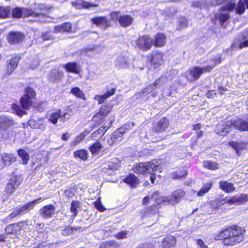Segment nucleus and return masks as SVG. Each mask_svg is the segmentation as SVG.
<instances>
[{
    "mask_svg": "<svg viewBox=\"0 0 248 248\" xmlns=\"http://www.w3.org/2000/svg\"><path fill=\"white\" fill-rule=\"evenodd\" d=\"M246 230L244 227L234 224L220 230L214 237L216 241H220L225 247H233L245 240Z\"/></svg>",
    "mask_w": 248,
    "mask_h": 248,
    "instance_id": "1",
    "label": "nucleus"
},
{
    "mask_svg": "<svg viewBox=\"0 0 248 248\" xmlns=\"http://www.w3.org/2000/svg\"><path fill=\"white\" fill-rule=\"evenodd\" d=\"M36 99L35 90L32 87L27 86L25 88L24 94L19 99L20 105L13 103L12 105V109L15 111L17 115L22 116L26 114L25 110H28L31 108Z\"/></svg>",
    "mask_w": 248,
    "mask_h": 248,
    "instance_id": "2",
    "label": "nucleus"
},
{
    "mask_svg": "<svg viewBox=\"0 0 248 248\" xmlns=\"http://www.w3.org/2000/svg\"><path fill=\"white\" fill-rule=\"evenodd\" d=\"M233 129L240 132L248 131V122L240 118L232 120H222L216 124L215 132L217 134L225 137Z\"/></svg>",
    "mask_w": 248,
    "mask_h": 248,
    "instance_id": "3",
    "label": "nucleus"
},
{
    "mask_svg": "<svg viewBox=\"0 0 248 248\" xmlns=\"http://www.w3.org/2000/svg\"><path fill=\"white\" fill-rule=\"evenodd\" d=\"M203 66H193L188 70L191 81L198 80L203 73H210L217 65V61L214 59H209L204 61Z\"/></svg>",
    "mask_w": 248,
    "mask_h": 248,
    "instance_id": "4",
    "label": "nucleus"
},
{
    "mask_svg": "<svg viewBox=\"0 0 248 248\" xmlns=\"http://www.w3.org/2000/svg\"><path fill=\"white\" fill-rule=\"evenodd\" d=\"M113 106L110 105L104 104L100 107L97 112L92 117L94 127L103 124L107 119V117L111 113Z\"/></svg>",
    "mask_w": 248,
    "mask_h": 248,
    "instance_id": "5",
    "label": "nucleus"
},
{
    "mask_svg": "<svg viewBox=\"0 0 248 248\" xmlns=\"http://www.w3.org/2000/svg\"><path fill=\"white\" fill-rule=\"evenodd\" d=\"M159 167V165L155 164L153 161L141 162L136 163L132 168L134 172L139 175H147L153 169L155 170Z\"/></svg>",
    "mask_w": 248,
    "mask_h": 248,
    "instance_id": "6",
    "label": "nucleus"
},
{
    "mask_svg": "<svg viewBox=\"0 0 248 248\" xmlns=\"http://www.w3.org/2000/svg\"><path fill=\"white\" fill-rule=\"evenodd\" d=\"M110 19L113 21H118L119 25L122 28H127L130 26L133 21L134 18L130 15H120V11H112L109 13Z\"/></svg>",
    "mask_w": 248,
    "mask_h": 248,
    "instance_id": "7",
    "label": "nucleus"
},
{
    "mask_svg": "<svg viewBox=\"0 0 248 248\" xmlns=\"http://www.w3.org/2000/svg\"><path fill=\"white\" fill-rule=\"evenodd\" d=\"M23 181L21 175L16 174L12 176L6 184L4 191L6 194L12 195L19 187Z\"/></svg>",
    "mask_w": 248,
    "mask_h": 248,
    "instance_id": "8",
    "label": "nucleus"
},
{
    "mask_svg": "<svg viewBox=\"0 0 248 248\" xmlns=\"http://www.w3.org/2000/svg\"><path fill=\"white\" fill-rule=\"evenodd\" d=\"M21 57L18 54H16L7 61L6 66L3 70V77L7 78L11 76L17 68Z\"/></svg>",
    "mask_w": 248,
    "mask_h": 248,
    "instance_id": "9",
    "label": "nucleus"
},
{
    "mask_svg": "<svg viewBox=\"0 0 248 248\" xmlns=\"http://www.w3.org/2000/svg\"><path fill=\"white\" fill-rule=\"evenodd\" d=\"M135 43L136 47L142 51H148L153 46L152 38L149 34H143L139 36L138 38L135 40Z\"/></svg>",
    "mask_w": 248,
    "mask_h": 248,
    "instance_id": "10",
    "label": "nucleus"
},
{
    "mask_svg": "<svg viewBox=\"0 0 248 248\" xmlns=\"http://www.w3.org/2000/svg\"><path fill=\"white\" fill-rule=\"evenodd\" d=\"M170 120L166 117H163L159 120L153 123L152 131L153 136L165 132L170 125Z\"/></svg>",
    "mask_w": 248,
    "mask_h": 248,
    "instance_id": "11",
    "label": "nucleus"
},
{
    "mask_svg": "<svg viewBox=\"0 0 248 248\" xmlns=\"http://www.w3.org/2000/svg\"><path fill=\"white\" fill-rule=\"evenodd\" d=\"M25 34L20 31H10L6 36L7 42L12 45L22 44L26 40Z\"/></svg>",
    "mask_w": 248,
    "mask_h": 248,
    "instance_id": "12",
    "label": "nucleus"
},
{
    "mask_svg": "<svg viewBox=\"0 0 248 248\" xmlns=\"http://www.w3.org/2000/svg\"><path fill=\"white\" fill-rule=\"evenodd\" d=\"M163 53L157 50L147 56V62L153 66L154 69L157 68L163 63Z\"/></svg>",
    "mask_w": 248,
    "mask_h": 248,
    "instance_id": "13",
    "label": "nucleus"
},
{
    "mask_svg": "<svg viewBox=\"0 0 248 248\" xmlns=\"http://www.w3.org/2000/svg\"><path fill=\"white\" fill-rule=\"evenodd\" d=\"M167 37L164 32H158L156 33L152 39V46L155 47H162L167 43Z\"/></svg>",
    "mask_w": 248,
    "mask_h": 248,
    "instance_id": "14",
    "label": "nucleus"
},
{
    "mask_svg": "<svg viewBox=\"0 0 248 248\" xmlns=\"http://www.w3.org/2000/svg\"><path fill=\"white\" fill-rule=\"evenodd\" d=\"M91 20L93 24L97 27H102L104 30L111 26L110 20L107 16H94Z\"/></svg>",
    "mask_w": 248,
    "mask_h": 248,
    "instance_id": "15",
    "label": "nucleus"
},
{
    "mask_svg": "<svg viewBox=\"0 0 248 248\" xmlns=\"http://www.w3.org/2000/svg\"><path fill=\"white\" fill-rule=\"evenodd\" d=\"M122 181L131 189L137 188L140 183L139 178L132 173L126 175Z\"/></svg>",
    "mask_w": 248,
    "mask_h": 248,
    "instance_id": "16",
    "label": "nucleus"
},
{
    "mask_svg": "<svg viewBox=\"0 0 248 248\" xmlns=\"http://www.w3.org/2000/svg\"><path fill=\"white\" fill-rule=\"evenodd\" d=\"M248 201V196L241 194L239 196L234 195L230 198L229 197L228 204L240 205L245 204Z\"/></svg>",
    "mask_w": 248,
    "mask_h": 248,
    "instance_id": "17",
    "label": "nucleus"
},
{
    "mask_svg": "<svg viewBox=\"0 0 248 248\" xmlns=\"http://www.w3.org/2000/svg\"><path fill=\"white\" fill-rule=\"evenodd\" d=\"M56 208L54 205L49 204L43 206L40 209V213L44 218H50L54 215Z\"/></svg>",
    "mask_w": 248,
    "mask_h": 248,
    "instance_id": "18",
    "label": "nucleus"
},
{
    "mask_svg": "<svg viewBox=\"0 0 248 248\" xmlns=\"http://www.w3.org/2000/svg\"><path fill=\"white\" fill-rule=\"evenodd\" d=\"M185 191L183 189H176L172 192L168 201L173 204L178 203L185 197Z\"/></svg>",
    "mask_w": 248,
    "mask_h": 248,
    "instance_id": "19",
    "label": "nucleus"
},
{
    "mask_svg": "<svg viewBox=\"0 0 248 248\" xmlns=\"http://www.w3.org/2000/svg\"><path fill=\"white\" fill-rule=\"evenodd\" d=\"M43 199L42 197L38 198L35 200H34L32 201L27 202L25 204L18 209V214H25L27 213L30 211L32 210L34 207V204L35 203H38L40 201L42 200Z\"/></svg>",
    "mask_w": 248,
    "mask_h": 248,
    "instance_id": "20",
    "label": "nucleus"
},
{
    "mask_svg": "<svg viewBox=\"0 0 248 248\" xmlns=\"http://www.w3.org/2000/svg\"><path fill=\"white\" fill-rule=\"evenodd\" d=\"M187 175V171L183 167L177 168L170 173V178L173 180L184 179Z\"/></svg>",
    "mask_w": 248,
    "mask_h": 248,
    "instance_id": "21",
    "label": "nucleus"
},
{
    "mask_svg": "<svg viewBox=\"0 0 248 248\" xmlns=\"http://www.w3.org/2000/svg\"><path fill=\"white\" fill-rule=\"evenodd\" d=\"M221 12L218 10V13L214 14L213 18L211 19L212 22L215 23L217 20H218L220 25L223 26L224 23L230 19V15L229 13H224Z\"/></svg>",
    "mask_w": 248,
    "mask_h": 248,
    "instance_id": "22",
    "label": "nucleus"
},
{
    "mask_svg": "<svg viewBox=\"0 0 248 248\" xmlns=\"http://www.w3.org/2000/svg\"><path fill=\"white\" fill-rule=\"evenodd\" d=\"M219 188L227 193H231L235 190V187L233 183L227 181L220 180L218 183Z\"/></svg>",
    "mask_w": 248,
    "mask_h": 248,
    "instance_id": "23",
    "label": "nucleus"
},
{
    "mask_svg": "<svg viewBox=\"0 0 248 248\" xmlns=\"http://www.w3.org/2000/svg\"><path fill=\"white\" fill-rule=\"evenodd\" d=\"M229 197H224L223 194H219L218 196L211 201V205L216 209H218L221 206L228 204Z\"/></svg>",
    "mask_w": 248,
    "mask_h": 248,
    "instance_id": "24",
    "label": "nucleus"
},
{
    "mask_svg": "<svg viewBox=\"0 0 248 248\" xmlns=\"http://www.w3.org/2000/svg\"><path fill=\"white\" fill-rule=\"evenodd\" d=\"M228 145L235 151L238 155H240L241 151L247 149V143L244 141H231L228 142Z\"/></svg>",
    "mask_w": 248,
    "mask_h": 248,
    "instance_id": "25",
    "label": "nucleus"
},
{
    "mask_svg": "<svg viewBox=\"0 0 248 248\" xmlns=\"http://www.w3.org/2000/svg\"><path fill=\"white\" fill-rule=\"evenodd\" d=\"M90 133V131L88 129H85L82 132L77 135L75 139L70 142V146L73 148L76 147L78 144L80 143Z\"/></svg>",
    "mask_w": 248,
    "mask_h": 248,
    "instance_id": "26",
    "label": "nucleus"
},
{
    "mask_svg": "<svg viewBox=\"0 0 248 248\" xmlns=\"http://www.w3.org/2000/svg\"><path fill=\"white\" fill-rule=\"evenodd\" d=\"M72 5L77 9H89L91 7H95L96 5L87 2L84 0H79V1H73L71 2Z\"/></svg>",
    "mask_w": 248,
    "mask_h": 248,
    "instance_id": "27",
    "label": "nucleus"
},
{
    "mask_svg": "<svg viewBox=\"0 0 248 248\" xmlns=\"http://www.w3.org/2000/svg\"><path fill=\"white\" fill-rule=\"evenodd\" d=\"M30 16L33 17H44L46 16V15L42 12H35L30 8H23V17H27Z\"/></svg>",
    "mask_w": 248,
    "mask_h": 248,
    "instance_id": "28",
    "label": "nucleus"
},
{
    "mask_svg": "<svg viewBox=\"0 0 248 248\" xmlns=\"http://www.w3.org/2000/svg\"><path fill=\"white\" fill-rule=\"evenodd\" d=\"M63 67L66 72L78 74L79 73V69L78 64L75 62H68L63 65Z\"/></svg>",
    "mask_w": 248,
    "mask_h": 248,
    "instance_id": "29",
    "label": "nucleus"
},
{
    "mask_svg": "<svg viewBox=\"0 0 248 248\" xmlns=\"http://www.w3.org/2000/svg\"><path fill=\"white\" fill-rule=\"evenodd\" d=\"M248 9V0H239L235 8L236 14L241 15Z\"/></svg>",
    "mask_w": 248,
    "mask_h": 248,
    "instance_id": "30",
    "label": "nucleus"
},
{
    "mask_svg": "<svg viewBox=\"0 0 248 248\" xmlns=\"http://www.w3.org/2000/svg\"><path fill=\"white\" fill-rule=\"evenodd\" d=\"M11 17V7L9 5L0 6V19H5Z\"/></svg>",
    "mask_w": 248,
    "mask_h": 248,
    "instance_id": "31",
    "label": "nucleus"
},
{
    "mask_svg": "<svg viewBox=\"0 0 248 248\" xmlns=\"http://www.w3.org/2000/svg\"><path fill=\"white\" fill-rule=\"evenodd\" d=\"M159 204H153L151 206L145 208L142 216V217L149 215H155L159 213Z\"/></svg>",
    "mask_w": 248,
    "mask_h": 248,
    "instance_id": "32",
    "label": "nucleus"
},
{
    "mask_svg": "<svg viewBox=\"0 0 248 248\" xmlns=\"http://www.w3.org/2000/svg\"><path fill=\"white\" fill-rule=\"evenodd\" d=\"M64 77L62 71L54 70L50 71L49 74V79L53 82L61 80Z\"/></svg>",
    "mask_w": 248,
    "mask_h": 248,
    "instance_id": "33",
    "label": "nucleus"
},
{
    "mask_svg": "<svg viewBox=\"0 0 248 248\" xmlns=\"http://www.w3.org/2000/svg\"><path fill=\"white\" fill-rule=\"evenodd\" d=\"M73 156L76 158L85 161L88 159L89 154L86 150L82 149L75 151L73 153Z\"/></svg>",
    "mask_w": 248,
    "mask_h": 248,
    "instance_id": "34",
    "label": "nucleus"
},
{
    "mask_svg": "<svg viewBox=\"0 0 248 248\" xmlns=\"http://www.w3.org/2000/svg\"><path fill=\"white\" fill-rule=\"evenodd\" d=\"M70 93L76 98L82 99L83 101L87 100V97L79 87H75L71 88Z\"/></svg>",
    "mask_w": 248,
    "mask_h": 248,
    "instance_id": "35",
    "label": "nucleus"
},
{
    "mask_svg": "<svg viewBox=\"0 0 248 248\" xmlns=\"http://www.w3.org/2000/svg\"><path fill=\"white\" fill-rule=\"evenodd\" d=\"M176 243V239L173 236H170L165 238L162 242V248H170L174 246Z\"/></svg>",
    "mask_w": 248,
    "mask_h": 248,
    "instance_id": "36",
    "label": "nucleus"
},
{
    "mask_svg": "<svg viewBox=\"0 0 248 248\" xmlns=\"http://www.w3.org/2000/svg\"><path fill=\"white\" fill-rule=\"evenodd\" d=\"M62 117V111L61 109H57L56 111L51 113L48 118V121L53 124H56L58 120Z\"/></svg>",
    "mask_w": 248,
    "mask_h": 248,
    "instance_id": "37",
    "label": "nucleus"
},
{
    "mask_svg": "<svg viewBox=\"0 0 248 248\" xmlns=\"http://www.w3.org/2000/svg\"><path fill=\"white\" fill-rule=\"evenodd\" d=\"M213 186V183L210 181V182L203 184L202 187L197 193V195L199 197L203 196L205 194L212 188Z\"/></svg>",
    "mask_w": 248,
    "mask_h": 248,
    "instance_id": "38",
    "label": "nucleus"
},
{
    "mask_svg": "<svg viewBox=\"0 0 248 248\" xmlns=\"http://www.w3.org/2000/svg\"><path fill=\"white\" fill-rule=\"evenodd\" d=\"M17 152L18 156L22 160V164L23 165L27 164L30 159L29 153L23 149H19Z\"/></svg>",
    "mask_w": 248,
    "mask_h": 248,
    "instance_id": "39",
    "label": "nucleus"
},
{
    "mask_svg": "<svg viewBox=\"0 0 248 248\" xmlns=\"http://www.w3.org/2000/svg\"><path fill=\"white\" fill-rule=\"evenodd\" d=\"M102 149V145L98 140L96 141L92 144L89 148L92 155H97Z\"/></svg>",
    "mask_w": 248,
    "mask_h": 248,
    "instance_id": "40",
    "label": "nucleus"
},
{
    "mask_svg": "<svg viewBox=\"0 0 248 248\" xmlns=\"http://www.w3.org/2000/svg\"><path fill=\"white\" fill-rule=\"evenodd\" d=\"M120 244L115 240L107 241L100 244L99 248H120Z\"/></svg>",
    "mask_w": 248,
    "mask_h": 248,
    "instance_id": "41",
    "label": "nucleus"
},
{
    "mask_svg": "<svg viewBox=\"0 0 248 248\" xmlns=\"http://www.w3.org/2000/svg\"><path fill=\"white\" fill-rule=\"evenodd\" d=\"M23 8L16 7L11 8V17L14 18L19 19L23 17Z\"/></svg>",
    "mask_w": 248,
    "mask_h": 248,
    "instance_id": "42",
    "label": "nucleus"
},
{
    "mask_svg": "<svg viewBox=\"0 0 248 248\" xmlns=\"http://www.w3.org/2000/svg\"><path fill=\"white\" fill-rule=\"evenodd\" d=\"M111 124H110L109 126H107L102 125L98 129L93 132L92 135V137L96 138V137H101L104 135L105 133L107 132L108 129L109 128Z\"/></svg>",
    "mask_w": 248,
    "mask_h": 248,
    "instance_id": "43",
    "label": "nucleus"
},
{
    "mask_svg": "<svg viewBox=\"0 0 248 248\" xmlns=\"http://www.w3.org/2000/svg\"><path fill=\"white\" fill-rule=\"evenodd\" d=\"M203 167L208 170H215L218 169V164L211 160H205L203 162Z\"/></svg>",
    "mask_w": 248,
    "mask_h": 248,
    "instance_id": "44",
    "label": "nucleus"
},
{
    "mask_svg": "<svg viewBox=\"0 0 248 248\" xmlns=\"http://www.w3.org/2000/svg\"><path fill=\"white\" fill-rule=\"evenodd\" d=\"M120 166V161L116 158L111 159L108 163V169L112 171L117 170Z\"/></svg>",
    "mask_w": 248,
    "mask_h": 248,
    "instance_id": "45",
    "label": "nucleus"
},
{
    "mask_svg": "<svg viewBox=\"0 0 248 248\" xmlns=\"http://www.w3.org/2000/svg\"><path fill=\"white\" fill-rule=\"evenodd\" d=\"M1 159L5 165H10L11 163L15 161V158L12 154L3 153L1 156Z\"/></svg>",
    "mask_w": 248,
    "mask_h": 248,
    "instance_id": "46",
    "label": "nucleus"
},
{
    "mask_svg": "<svg viewBox=\"0 0 248 248\" xmlns=\"http://www.w3.org/2000/svg\"><path fill=\"white\" fill-rule=\"evenodd\" d=\"M235 3L234 1H230L226 4L222 6L219 8V11L232 12L235 8Z\"/></svg>",
    "mask_w": 248,
    "mask_h": 248,
    "instance_id": "47",
    "label": "nucleus"
},
{
    "mask_svg": "<svg viewBox=\"0 0 248 248\" xmlns=\"http://www.w3.org/2000/svg\"><path fill=\"white\" fill-rule=\"evenodd\" d=\"M78 230V228L72 227L70 225L65 226L63 229L62 230L61 233L63 236H69L73 233L74 231Z\"/></svg>",
    "mask_w": 248,
    "mask_h": 248,
    "instance_id": "48",
    "label": "nucleus"
},
{
    "mask_svg": "<svg viewBox=\"0 0 248 248\" xmlns=\"http://www.w3.org/2000/svg\"><path fill=\"white\" fill-rule=\"evenodd\" d=\"M50 9V7L45 3H39L37 4L36 7L35 8V10L37 12H42L45 14V12L49 11Z\"/></svg>",
    "mask_w": 248,
    "mask_h": 248,
    "instance_id": "49",
    "label": "nucleus"
},
{
    "mask_svg": "<svg viewBox=\"0 0 248 248\" xmlns=\"http://www.w3.org/2000/svg\"><path fill=\"white\" fill-rule=\"evenodd\" d=\"M94 207L100 212H103L106 210V208L102 205L101 202V197H99L93 203Z\"/></svg>",
    "mask_w": 248,
    "mask_h": 248,
    "instance_id": "50",
    "label": "nucleus"
},
{
    "mask_svg": "<svg viewBox=\"0 0 248 248\" xmlns=\"http://www.w3.org/2000/svg\"><path fill=\"white\" fill-rule=\"evenodd\" d=\"M78 202L73 201L71 203L70 211L73 213V218H75L78 214Z\"/></svg>",
    "mask_w": 248,
    "mask_h": 248,
    "instance_id": "51",
    "label": "nucleus"
},
{
    "mask_svg": "<svg viewBox=\"0 0 248 248\" xmlns=\"http://www.w3.org/2000/svg\"><path fill=\"white\" fill-rule=\"evenodd\" d=\"M203 136V132L202 131L200 130L196 132V137H192L191 139V144L192 146H195L196 145L197 141L199 139L202 138Z\"/></svg>",
    "mask_w": 248,
    "mask_h": 248,
    "instance_id": "52",
    "label": "nucleus"
},
{
    "mask_svg": "<svg viewBox=\"0 0 248 248\" xmlns=\"http://www.w3.org/2000/svg\"><path fill=\"white\" fill-rule=\"evenodd\" d=\"M62 32H70L72 30V25L69 22H64L61 24Z\"/></svg>",
    "mask_w": 248,
    "mask_h": 248,
    "instance_id": "53",
    "label": "nucleus"
},
{
    "mask_svg": "<svg viewBox=\"0 0 248 248\" xmlns=\"http://www.w3.org/2000/svg\"><path fill=\"white\" fill-rule=\"evenodd\" d=\"M14 122L12 120H9L7 118H1V121L0 122V126H3L4 125L10 126L13 125Z\"/></svg>",
    "mask_w": 248,
    "mask_h": 248,
    "instance_id": "54",
    "label": "nucleus"
},
{
    "mask_svg": "<svg viewBox=\"0 0 248 248\" xmlns=\"http://www.w3.org/2000/svg\"><path fill=\"white\" fill-rule=\"evenodd\" d=\"M127 232L126 231H121L115 234L114 235L115 238L117 239H123L126 238L127 237Z\"/></svg>",
    "mask_w": 248,
    "mask_h": 248,
    "instance_id": "55",
    "label": "nucleus"
},
{
    "mask_svg": "<svg viewBox=\"0 0 248 248\" xmlns=\"http://www.w3.org/2000/svg\"><path fill=\"white\" fill-rule=\"evenodd\" d=\"M107 99V98L104 94L103 95L97 94L94 96V99L97 100L99 104H103Z\"/></svg>",
    "mask_w": 248,
    "mask_h": 248,
    "instance_id": "56",
    "label": "nucleus"
},
{
    "mask_svg": "<svg viewBox=\"0 0 248 248\" xmlns=\"http://www.w3.org/2000/svg\"><path fill=\"white\" fill-rule=\"evenodd\" d=\"M41 37L44 41L50 40L52 39V36L49 31L42 32Z\"/></svg>",
    "mask_w": 248,
    "mask_h": 248,
    "instance_id": "57",
    "label": "nucleus"
},
{
    "mask_svg": "<svg viewBox=\"0 0 248 248\" xmlns=\"http://www.w3.org/2000/svg\"><path fill=\"white\" fill-rule=\"evenodd\" d=\"M16 225L15 223H12L8 225L6 228L5 230L9 234H13L15 232V227Z\"/></svg>",
    "mask_w": 248,
    "mask_h": 248,
    "instance_id": "58",
    "label": "nucleus"
},
{
    "mask_svg": "<svg viewBox=\"0 0 248 248\" xmlns=\"http://www.w3.org/2000/svg\"><path fill=\"white\" fill-rule=\"evenodd\" d=\"M123 135V133L121 132L119 130H116L114 132H113L111 136V140H113V141L118 140L119 137H121Z\"/></svg>",
    "mask_w": 248,
    "mask_h": 248,
    "instance_id": "59",
    "label": "nucleus"
},
{
    "mask_svg": "<svg viewBox=\"0 0 248 248\" xmlns=\"http://www.w3.org/2000/svg\"><path fill=\"white\" fill-rule=\"evenodd\" d=\"M74 195V192L70 189L65 190L64 191V196L67 199L72 198Z\"/></svg>",
    "mask_w": 248,
    "mask_h": 248,
    "instance_id": "60",
    "label": "nucleus"
},
{
    "mask_svg": "<svg viewBox=\"0 0 248 248\" xmlns=\"http://www.w3.org/2000/svg\"><path fill=\"white\" fill-rule=\"evenodd\" d=\"M158 168H156L155 170L153 169V170H152L153 172L150 171V172H149L148 173V174H150V179L152 184H154L155 183V181L156 178L155 172L158 170Z\"/></svg>",
    "mask_w": 248,
    "mask_h": 248,
    "instance_id": "61",
    "label": "nucleus"
},
{
    "mask_svg": "<svg viewBox=\"0 0 248 248\" xmlns=\"http://www.w3.org/2000/svg\"><path fill=\"white\" fill-rule=\"evenodd\" d=\"M217 94L216 91L214 90H209L206 93V96L208 98H213Z\"/></svg>",
    "mask_w": 248,
    "mask_h": 248,
    "instance_id": "62",
    "label": "nucleus"
},
{
    "mask_svg": "<svg viewBox=\"0 0 248 248\" xmlns=\"http://www.w3.org/2000/svg\"><path fill=\"white\" fill-rule=\"evenodd\" d=\"M116 91V89L115 88H113L110 90L107 91L105 93V95L108 98L111 96H112L115 94Z\"/></svg>",
    "mask_w": 248,
    "mask_h": 248,
    "instance_id": "63",
    "label": "nucleus"
},
{
    "mask_svg": "<svg viewBox=\"0 0 248 248\" xmlns=\"http://www.w3.org/2000/svg\"><path fill=\"white\" fill-rule=\"evenodd\" d=\"M196 243L201 248H208L207 246L205 245L202 240L201 239H198L196 241Z\"/></svg>",
    "mask_w": 248,
    "mask_h": 248,
    "instance_id": "64",
    "label": "nucleus"
}]
</instances>
